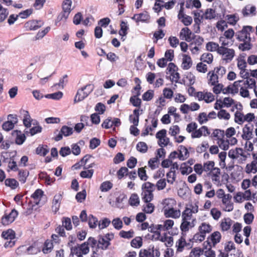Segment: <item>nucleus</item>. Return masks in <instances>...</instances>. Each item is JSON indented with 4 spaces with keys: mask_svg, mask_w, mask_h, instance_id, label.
<instances>
[{
    "mask_svg": "<svg viewBox=\"0 0 257 257\" xmlns=\"http://www.w3.org/2000/svg\"><path fill=\"white\" fill-rule=\"evenodd\" d=\"M62 198V195L60 193L56 194L54 197L52 208L55 213H56L59 209Z\"/></svg>",
    "mask_w": 257,
    "mask_h": 257,
    "instance_id": "nucleus-26",
    "label": "nucleus"
},
{
    "mask_svg": "<svg viewBox=\"0 0 257 257\" xmlns=\"http://www.w3.org/2000/svg\"><path fill=\"white\" fill-rule=\"evenodd\" d=\"M233 223L232 220L229 218H225L222 219L220 223V227L223 231L229 230Z\"/></svg>",
    "mask_w": 257,
    "mask_h": 257,
    "instance_id": "nucleus-36",
    "label": "nucleus"
},
{
    "mask_svg": "<svg viewBox=\"0 0 257 257\" xmlns=\"http://www.w3.org/2000/svg\"><path fill=\"white\" fill-rule=\"evenodd\" d=\"M43 195V192L39 189H37L31 195V197L34 199V203L38 205Z\"/></svg>",
    "mask_w": 257,
    "mask_h": 257,
    "instance_id": "nucleus-40",
    "label": "nucleus"
},
{
    "mask_svg": "<svg viewBox=\"0 0 257 257\" xmlns=\"http://www.w3.org/2000/svg\"><path fill=\"white\" fill-rule=\"evenodd\" d=\"M212 230V226L207 222H202L198 227V231L205 235L207 233H210Z\"/></svg>",
    "mask_w": 257,
    "mask_h": 257,
    "instance_id": "nucleus-30",
    "label": "nucleus"
},
{
    "mask_svg": "<svg viewBox=\"0 0 257 257\" xmlns=\"http://www.w3.org/2000/svg\"><path fill=\"white\" fill-rule=\"evenodd\" d=\"M196 96L199 100H204L206 103L212 102L214 100V96L211 92H198Z\"/></svg>",
    "mask_w": 257,
    "mask_h": 257,
    "instance_id": "nucleus-19",
    "label": "nucleus"
},
{
    "mask_svg": "<svg viewBox=\"0 0 257 257\" xmlns=\"http://www.w3.org/2000/svg\"><path fill=\"white\" fill-rule=\"evenodd\" d=\"M131 244L134 248H140L143 245L142 238L140 236L136 237L132 240Z\"/></svg>",
    "mask_w": 257,
    "mask_h": 257,
    "instance_id": "nucleus-47",
    "label": "nucleus"
},
{
    "mask_svg": "<svg viewBox=\"0 0 257 257\" xmlns=\"http://www.w3.org/2000/svg\"><path fill=\"white\" fill-rule=\"evenodd\" d=\"M162 212H164L165 211L168 210V209L174 207L176 205V201L172 198H166L163 200L162 201Z\"/></svg>",
    "mask_w": 257,
    "mask_h": 257,
    "instance_id": "nucleus-28",
    "label": "nucleus"
},
{
    "mask_svg": "<svg viewBox=\"0 0 257 257\" xmlns=\"http://www.w3.org/2000/svg\"><path fill=\"white\" fill-rule=\"evenodd\" d=\"M217 117L220 119L229 120L230 118V114L224 109H220L217 113Z\"/></svg>",
    "mask_w": 257,
    "mask_h": 257,
    "instance_id": "nucleus-51",
    "label": "nucleus"
},
{
    "mask_svg": "<svg viewBox=\"0 0 257 257\" xmlns=\"http://www.w3.org/2000/svg\"><path fill=\"white\" fill-rule=\"evenodd\" d=\"M195 219H193L192 221L189 220L182 219V222L180 225V229L184 232H186L189 230L194 226L193 221Z\"/></svg>",
    "mask_w": 257,
    "mask_h": 257,
    "instance_id": "nucleus-25",
    "label": "nucleus"
},
{
    "mask_svg": "<svg viewBox=\"0 0 257 257\" xmlns=\"http://www.w3.org/2000/svg\"><path fill=\"white\" fill-rule=\"evenodd\" d=\"M249 154L241 148H236L230 150L228 153V157L237 163L241 164L246 160Z\"/></svg>",
    "mask_w": 257,
    "mask_h": 257,
    "instance_id": "nucleus-1",
    "label": "nucleus"
},
{
    "mask_svg": "<svg viewBox=\"0 0 257 257\" xmlns=\"http://www.w3.org/2000/svg\"><path fill=\"white\" fill-rule=\"evenodd\" d=\"M246 54L244 53L240 54L236 59L237 66L240 70V75L242 78H247L248 73L246 72L247 63L245 60Z\"/></svg>",
    "mask_w": 257,
    "mask_h": 257,
    "instance_id": "nucleus-6",
    "label": "nucleus"
},
{
    "mask_svg": "<svg viewBox=\"0 0 257 257\" xmlns=\"http://www.w3.org/2000/svg\"><path fill=\"white\" fill-rule=\"evenodd\" d=\"M29 173L27 170H20L19 171V179L22 183L26 182Z\"/></svg>",
    "mask_w": 257,
    "mask_h": 257,
    "instance_id": "nucleus-49",
    "label": "nucleus"
},
{
    "mask_svg": "<svg viewBox=\"0 0 257 257\" xmlns=\"http://www.w3.org/2000/svg\"><path fill=\"white\" fill-rule=\"evenodd\" d=\"M181 67L183 70H188L193 64V62L191 57L187 54L182 55Z\"/></svg>",
    "mask_w": 257,
    "mask_h": 257,
    "instance_id": "nucleus-23",
    "label": "nucleus"
},
{
    "mask_svg": "<svg viewBox=\"0 0 257 257\" xmlns=\"http://www.w3.org/2000/svg\"><path fill=\"white\" fill-rule=\"evenodd\" d=\"M225 18L227 23L231 26L235 25L239 20L237 14L227 15Z\"/></svg>",
    "mask_w": 257,
    "mask_h": 257,
    "instance_id": "nucleus-34",
    "label": "nucleus"
},
{
    "mask_svg": "<svg viewBox=\"0 0 257 257\" xmlns=\"http://www.w3.org/2000/svg\"><path fill=\"white\" fill-rule=\"evenodd\" d=\"M5 185L12 189H15L18 186L19 183L15 179L9 178L5 180Z\"/></svg>",
    "mask_w": 257,
    "mask_h": 257,
    "instance_id": "nucleus-46",
    "label": "nucleus"
},
{
    "mask_svg": "<svg viewBox=\"0 0 257 257\" xmlns=\"http://www.w3.org/2000/svg\"><path fill=\"white\" fill-rule=\"evenodd\" d=\"M218 55L221 57L222 62L225 64L231 62L235 56V50L228 47H223L220 49Z\"/></svg>",
    "mask_w": 257,
    "mask_h": 257,
    "instance_id": "nucleus-4",
    "label": "nucleus"
},
{
    "mask_svg": "<svg viewBox=\"0 0 257 257\" xmlns=\"http://www.w3.org/2000/svg\"><path fill=\"white\" fill-rule=\"evenodd\" d=\"M231 195L227 194V196L224 198L221 199L222 207L225 211L230 212L233 209V203L231 202Z\"/></svg>",
    "mask_w": 257,
    "mask_h": 257,
    "instance_id": "nucleus-14",
    "label": "nucleus"
},
{
    "mask_svg": "<svg viewBox=\"0 0 257 257\" xmlns=\"http://www.w3.org/2000/svg\"><path fill=\"white\" fill-rule=\"evenodd\" d=\"M234 31L232 29H228L225 31L220 37L230 40H234Z\"/></svg>",
    "mask_w": 257,
    "mask_h": 257,
    "instance_id": "nucleus-44",
    "label": "nucleus"
},
{
    "mask_svg": "<svg viewBox=\"0 0 257 257\" xmlns=\"http://www.w3.org/2000/svg\"><path fill=\"white\" fill-rule=\"evenodd\" d=\"M137 150L142 153H145L148 150V146L145 142H140L138 143L136 146Z\"/></svg>",
    "mask_w": 257,
    "mask_h": 257,
    "instance_id": "nucleus-63",
    "label": "nucleus"
},
{
    "mask_svg": "<svg viewBox=\"0 0 257 257\" xmlns=\"http://www.w3.org/2000/svg\"><path fill=\"white\" fill-rule=\"evenodd\" d=\"M189 244L187 243L186 240V235L183 233H182V235L180 238L176 241L175 243V247L176 248L177 252H182L185 248Z\"/></svg>",
    "mask_w": 257,
    "mask_h": 257,
    "instance_id": "nucleus-15",
    "label": "nucleus"
},
{
    "mask_svg": "<svg viewBox=\"0 0 257 257\" xmlns=\"http://www.w3.org/2000/svg\"><path fill=\"white\" fill-rule=\"evenodd\" d=\"M89 252V247L85 242L71 248V254L85 255L88 253Z\"/></svg>",
    "mask_w": 257,
    "mask_h": 257,
    "instance_id": "nucleus-9",
    "label": "nucleus"
},
{
    "mask_svg": "<svg viewBox=\"0 0 257 257\" xmlns=\"http://www.w3.org/2000/svg\"><path fill=\"white\" fill-rule=\"evenodd\" d=\"M180 169L181 174L183 175H188L193 171L192 168L185 163L181 164Z\"/></svg>",
    "mask_w": 257,
    "mask_h": 257,
    "instance_id": "nucleus-45",
    "label": "nucleus"
},
{
    "mask_svg": "<svg viewBox=\"0 0 257 257\" xmlns=\"http://www.w3.org/2000/svg\"><path fill=\"white\" fill-rule=\"evenodd\" d=\"M110 244V242L102 236L99 238L97 246L102 249H106Z\"/></svg>",
    "mask_w": 257,
    "mask_h": 257,
    "instance_id": "nucleus-43",
    "label": "nucleus"
},
{
    "mask_svg": "<svg viewBox=\"0 0 257 257\" xmlns=\"http://www.w3.org/2000/svg\"><path fill=\"white\" fill-rule=\"evenodd\" d=\"M245 172L247 174H255L257 172V161H252L251 163L247 164L245 167Z\"/></svg>",
    "mask_w": 257,
    "mask_h": 257,
    "instance_id": "nucleus-35",
    "label": "nucleus"
},
{
    "mask_svg": "<svg viewBox=\"0 0 257 257\" xmlns=\"http://www.w3.org/2000/svg\"><path fill=\"white\" fill-rule=\"evenodd\" d=\"M215 163L213 161H207L203 164V170L205 172L212 171L214 169Z\"/></svg>",
    "mask_w": 257,
    "mask_h": 257,
    "instance_id": "nucleus-64",
    "label": "nucleus"
},
{
    "mask_svg": "<svg viewBox=\"0 0 257 257\" xmlns=\"http://www.w3.org/2000/svg\"><path fill=\"white\" fill-rule=\"evenodd\" d=\"M164 215L166 218H172L174 219H178L181 216V211L179 209L175 208L172 207L168 210L163 212Z\"/></svg>",
    "mask_w": 257,
    "mask_h": 257,
    "instance_id": "nucleus-17",
    "label": "nucleus"
},
{
    "mask_svg": "<svg viewBox=\"0 0 257 257\" xmlns=\"http://www.w3.org/2000/svg\"><path fill=\"white\" fill-rule=\"evenodd\" d=\"M252 30L251 26H244L243 29L238 33V39L240 41H250V32Z\"/></svg>",
    "mask_w": 257,
    "mask_h": 257,
    "instance_id": "nucleus-11",
    "label": "nucleus"
},
{
    "mask_svg": "<svg viewBox=\"0 0 257 257\" xmlns=\"http://www.w3.org/2000/svg\"><path fill=\"white\" fill-rule=\"evenodd\" d=\"M211 180L215 184L218 185L220 184V169L219 168H214L211 172H210Z\"/></svg>",
    "mask_w": 257,
    "mask_h": 257,
    "instance_id": "nucleus-24",
    "label": "nucleus"
},
{
    "mask_svg": "<svg viewBox=\"0 0 257 257\" xmlns=\"http://www.w3.org/2000/svg\"><path fill=\"white\" fill-rule=\"evenodd\" d=\"M255 84V81L254 79L249 78L246 80H241L235 81L232 85H230L231 89V93L235 94L238 92L239 88H240L241 85H247V87L251 89L253 88Z\"/></svg>",
    "mask_w": 257,
    "mask_h": 257,
    "instance_id": "nucleus-3",
    "label": "nucleus"
},
{
    "mask_svg": "<svg viewBox=\"0 0 257 257\" xmlns=\"http://www.w3.org/2000/svg\"><path fill=\"white\" fill-rule=\"evenodd\" d=\"M220 48V46L218 43L214 42H209L206 44V49L208 51L216 52L218 54Z\"/></svg>",
    "mask_w": 257,
    "mask_h": 257,
    "instance_id": "nucleus-32",
    "label": "nucleus"
},
{
    "mask_svg": "<svg viewBox=\"0 0 257 257\" xmlns=\"http://www.w3.org/2000/svg\"><path fill=\"white\" fill-rule=\"evenodd\" d=\"M63 96V93L61 91L56 92L51 94H48L45 95L47 98L52 99L54 100H59Z\"/></svg>",
    "mask_w": 257,
    "mask_h": 257,
    "instance_id": "nucleus-62",
    "label": "nucleus"
},
{
    "mask_svg": "<svg viewBox=\"0 0 257 257\" xmlns=\"http://www.w3.org/2000/svg\"><path fill=\"white\" fill-rule=\"evenodd\" d=\"M256 8L251 5H247L243 8L241 13L244 17H249L255 14Z\"/></svg>",
    "mask_w": 257,
    "mask_h": 257,
    "instance_id": "nucleus-27",
    "label": "nucleus"
},
{
    "mask_svg": "<svg viewBox=\"0 0 257 257\" xmlns=\"http://www.w3.org/2000/svg\"><path fill=\"white\" fill-rule=\"evenodd\" d=\"M153 192L148 191L147 190H142L141 195L143 200L145 202H151L154 197Z\"/></svg>",
    "mask_w": 257,
    "mask_h": 257,
    "instance_id": "nucleus-39",
    "label": "nucleus"
},
{
    "mask_svg": "<svg viewBox=\"0 0 257 257\" xmlns=\"http://www.w3.org/2000/svg\"><path fill=\"white\" fill-rule=\"evenodd\" d=\"M221 238V235L219 231H214L208 238V244H211L214 246L216 244L219 243Z\"/></svg>",
    "mask_w": 257,
    "mask_h": 257,
    "instance_id": "nucleus-20",
    "label": "nucleus"
},
{
    "mask_svg": "<svg viewBox=\"0 0 257 257\" xmlns=\"http://www.w3.org/2000/svg\"><path fill=\"white\" fill-rule=\"evenodd\" d=\"M185 207L190 210V212L192 214L197 213L199 210V207L197 202L188 204L186 205Z\"/></svg>",
    "mask_w": 257,
    "mask_h": 257,
    "instance_id": "nucleus-53",
    "label": "nucleus"
},
{
    "mask_svg": "<svg viewBox=\"0 0 257 257\" xmlns=\"http://www.w3.org/2000/svg\"><path fill=\"white\" fill-rule=\"evenodd\" d=\"M72 1L71 0H64L62 4L63 13L60 14L57 17L56 25H57L58 22L61 21H65L68 18L69 14L70 13L72 9Z\"/></svg>",
    "mask_w": 257,
    "mask_h": 257,
    "instance_id": "nucleus-5",
    "label": "nucleus"
},
{
    "mask_svg": "<svg viewBox=\"0 0 257 257\" xmlns=\"http://www.w3.org/2000/svg\"><path fill=\"white\" fill-rule=\"evenodd\" d=\"M219 42L220 44L221 48L228 47L229 46H231L233 44L234 40H227L224 38L219 37Z\"/></svg>",
    "mask_w": 257,
    "mask_h": 257,
    "instance_id": "nucleus-48",
    "label": "nucleus"
},
{
    "mask_svg": "<svg viewBox=\"0 0 257 257\" xmlns=\"http://www.w3.org/2000/svg\"><path fill=\"white\" fill-rule=\"evenodd\" d=\"M135 232L133 230L131 229L128 231L121 230L119 232V236L124 238L130 239L134 236Z\"/></svg>",
    "mask_w": 257,
    "mask_h": 257,
    "instance_id": "nucleus-55",
    "label": "nucleus"
},
{
    "mask_svg": "<svg viewBox=\"0 0 257 257\" xmlns=\"http://www.w3.org/2000/svg\"><path fill=\"white\" fill-rule=\"evenodd\" d=\"M18 215V211L15 209H13L8 215H5L2 219V223L7 225L12 223Z\"/></svg>",
    "mask_w": 257,
    "mask_h": 257,
    "instance_id": "nucleus-16",
    "label": "nucleus"
},
{
    "mask_svg": "<svg viewBox=\"0 0 257 257\" xmlns=\"http://www.w3.org/2000/svg\"><path fill=\"white\" fill-rule=\"evenodd\" d=\"M94 85L89 83L77 90L74 99V103L81 101L86 98L94 90Z\"/></svg>",
    "mask_w": 257,
    "mask_h": 257,
    "instance_id": "nucleus-2",
    "label": "nucleus"
},
{
    "mask_svg": "<svg viewBox=\"0 0 257 257\" xmlns=\"http://www.w3.org/2000/svg\"><path fill=\"white\" fill-rule=\"evenodd\" d=\"M129 203L131 206H137L140 204V199L137 194H133L130 198Z\"/></svg>",
    "mask_w": 257,
    "mask_h": 257,
    "instance_id": "nucleus-52",
    "label": "nucleus"
},
{
    "mask_svg": "<svg viewBox=\"0 0 257 257\" xmlns=\"http://www.w3.org/2000/svg\"><path fill=\"white\" fill-rule=\"evenodd\" d=\"M24 118H23V123L24 125L27 127L29 128L31 126V122L32 121V119L29 114V113L28 111L23 110Z\"/></svg>",
    "mask_w": 257,
    "mask_h": 257,
    "instance_id": "nucleus-41",
    "label": "nucleus"
},
{
    "mask_svg": "<svg viewBox=\"0 0 257 257\" xmlns=\"http://www.w3.org/2000/svg\"><path fill=\"white\" fill-rule=\"evenodd\" d=\"M252 130L248 125H245L242 130V138L243 140L249 141L252 138Z\"/></svg>",
    "mask_w": 257,
    "mask_h": 257,
    "instance_id": "nucleus-31",
    "label": "nucleus"
},
{
    "mask_svg": "<svg viewBox=\"0 0 257 257\" xmlns=\"http://www.w3.org/2000/svg\"><path fill=\"white\" fill-rule=\"evenodd\" d=\"M90 158L91 156L90 155L85 156L78 163L75 164L73 166V167H74L75 169H77L81 166H85Z\"/></svg>",
    "mask_w": 257,
    "mask_h": 257,
    "instance_id": "nucleus-60",
    "label": "nucleus"
},
{
    "mask_svg": "<svg viewBox=\"0 0 257 257\" xmlns=\"http://www.w3.org/2000/svg\"><path fill=\"white\" fill-rule=\"evenodd\" d=\"M208 77V84L210 85H215L218 82V75L214 71L209 72Z\"/></svg>",
    "mask_w": 257,
    "mask_h": 257,
    "instance_id": "nucleus-37",
    "label": "nucleus"
},
{
    "mask_svg": "<svg viewBox=\"0 0 257 257\" xmlns=\"http://www.w3.org/2000/svg\"><path fill=\"white\" fill-rule=\"evenodd\" d=\"M2 236L5 239L10 240L5 242L4 246L6 248L12 247L15 244V241L13 240L15 238V232L12 229H9L4 231L2 233Z\"/></svg>",
    "mask_w": 257,
    "mask_h": 257,
    "instance_id": "nucleus-8",
    "label": "nucleus"
},
{
    "mask_svg": "<svg viewBox=\"0 0 257 257\" xmlns=\"http://www.w3.org/2000/svg\"><path fill=\"white\" fill-rule=\"evenodd\" d=\"M12 135L14 137H16V143L18 145H22L26 140L25 135L21 131H14Z\"/></svg>",
    "mask_w": 257,
    "mask_h": 257,
    "instance_id": "nucleus-33",
    "label": "nucleus"
},
{
    "mask_svg": "<svg viewBox=\"0 0 257 257\" xmlns=\"http://www.w3.org/2000/svg\"><path fill=\"white\" fill-rule=\"evenodd\" d=\"M166 177L168 183L173 184L176 179V174L175 170H170L167 174Z\"/></svg>",
    "mask_w": 257,
    "mask_h": 257,
    "instance_id": "nucleus-61",
    "label": "nucleus"
},
{
    "mask_svg": "<svg viewBox=\"0 0 257 257\" xmlns=\"http://www.w3.org/2000/svg\"><path fill=\"white\" fill-rule=\"evenodd\" d=\"M160 252L158 248L154 245H150L148 248L141 249L139 252V257H159Z\"/></svg>",
    "mask_w": 257,
    "mask_h": 257,
    "instance_id": "nucleus-7",
    "label": "nucleus"
},
{
    "mask_svg": "<svg viewBox=\"0 0 257 257\" xmlns=\"http://www.w3.org/2000/svg\"><path fill=\"white\" fill-rule=\"evenodd\" d=\"M44 23L41 21L31 20L25 24V28L28 31L36 30L41 27Z\"/></svg>",
    "mask_w": 257,
    "mask_h": 257,
    "instance_id": "nucleus-18",
    "label": "nucleus"
},
{
    "mask_svg": "<svg viewBox=\"0 0 257 257\" xmlns=\"http://www.w3.org/2000/svg\"><path fill=\"white\" fill-rule=\"evenodd\" d=\"M155 189V185L150 182H145L142 186V190L153 192Z\"/></svg>",
    "mask_w": 257,
    "mask_h": 257,
    "instance_id": "nucleus-59",
    "label": "nucleus"
},
{
    "mask_svg": "<svg viewBox=\"0 0 257 257\" xmlns=\"http://www.w3.org/2000/svg\"><path fill=\"white\" fill-rule=\"evenodd\" d=\"M236 111L234 114V121L238 124L244 122V115L242 112L243 106L242 104H237L235 106Z\"/></svg>",
    "mask_w": 257,
    "mask_h": 257,
    "instance_id": "nucleus-13",
    "label": "nucleus"
},
{
    "mask_svg": "<svg viewBox=\"0 0 257 257\" xmlns=\"http://www.w3.org/2000/svg\"><path fill=\"white\" fill-rule=\"evenodd\" d=\"M8 121L5 122L3 125V128L6 131H9L14 127V125L18 122V118L15 114H9L8 116Z\"/></svg>",
    "mask_w": 257,
    "mask_h": 257,
    "instance_id": "nucleus-10",
    "label": "nucleus"
},
{
    "mask_svg": "<svg viewBox=\"0 0 257 257\" xmlns=\"http://www.w3.org/2000/svg\"><path fill=\"white\" fill-rule=\"evenodd\" d=\"M213 59V55L210 53H204L201 57V60L208 64L212 63Z\"/></svg>",
    "mask_w": 257,
    "mask_h": 257,
    "instance_id": "nucleus-56",
    "label": "nucleus"
},
{
    "mask_svg": "<svg viewBox=\"0 0 257 257\" xmlns=\"http://www.w3.org/2000/svg\"><path fill=\"white\" fill-rule=\"evenodd\" d=\"M112 184L110 181H104L101 183L100 190L102 192H107L112 187Z\"/></svg>",
    "mask_w": 257,
    "mask_h": 257,
    "instance_id": "nucleus-57",
    "label": "nucleus"
},
{
    "mask_svg": "<svg viewBox=\"0 0 257 257\" xmlns=\"http://www.w3.org/2000/svg\"><path fill=\"white\" fill-rule=\"evenodd\" d=\"M224 131L219 129L215 130L212 133L213 137L216 138L217 141L224 138Z\"/></svg>",
    "mask_w": 257,
    "mask_h": 257,
    "instance_id": "nucleus-58",
    "label": "nucleus"
},
{
    "mask_svg": "<svg viewBox=\"0 0 257 257\" xmlns=\"http://www.w3.org/2000/svg\"><path fill=\"white\" fill-rule=\"evenodd\" d=\"M210 134L208 128L206 126H202L198 130H195L191 134V137L192 138H199L202 136H207Z\"/></svg>",
    "mask_w": 257,
    "mask_h": 257,
    "instance_id": "nucleus-21",
    "label": "nucleus"
},
{
    "mask_svg": "<svg viewBox=\"0 0 257 257\" xmlns=\"http://www.w3.org/2000/svg\"><path fill=\"white\" fill-rule=\"evenodd\" d=\"M218 146L223 150L226 151L229 149V141L224 138L217 141Z\"/></svg>",
    "mask_w": 257,
    "mask_h": 257,
    "instance_id": "nucleus-42",
    "label": "nucleus"
},
{
    "mask_svg": "<svg viewBox=\"0 0 257 257\" xmlns=\"http://www.w3.org/2000/svg\"><path fill=\"white\" fill-rule=\"evenodd\" d=\"M227 24H228L225 21L221 20L217 22L216 27L218 31H220L222 32L225 30V29L227 28Z\"/></svg>",
    "mask_w": 257,
    "mask_h": 257,
    "instance_id": "nucleus-54",
    "label": "nucleus"
},
{
    "mask_svg": "<svg viewBox=\"0 0 257 257\" xmlns=\"http://www.w3.org/2000/svg\"><path fill=\"white\" fill-rule=\"evenodd\" d=\"M193 34L190 30L187 27L183 28L180 33V37L182 40H185L187 42H190L193 38Z\"/></svg>",
    "mask_w": 257,
    "mask_h": 257,
    "instance_id": "nucleus-22",
    "label": "nucleus"
},
{
    "mask_svg": "<svg viewBox=\"0 0 257 257\" xmlns=\"http://www.w3.org/2000/svg\"><path fill=\"white\" fill-rule=\"evenodd\" d=\"M73 133L72 127H69L66 125H63L58 134L57 135L54 139L56 141L58 142L61 140L63 138V136L64 137H68L71 135Z\"/></svg>",
    "mask_w": 257,
    "mask_h": 257,
    "instance_id": "nucleus-12",
    "label": "nucleus"
},
{
    "mask_svg": "<svg viewBox=\"0 0 257 257\" xmlns=\"http://www.w3.org/2000/svg\"><path fill=\"white\" fill-rule=\"evenodd\" d=\"M216 17L215 11L213 9H207L202 15L201 19L206 20H211L214 19Z\"/></svg>",
    "mask_w": 257,
    "mask_h": 257,
    "instance_id": "nucleus-38",
    "label": "nucleus"
},
{
    "mask_svg": "<svg viewBox=\"0 0 257 257\" xmlns=\"http://www.w3.org/2000/svg\"><path fill=\"white\" fill-rule=\"evenodd\" d=\"M160 240L163 242L167 247H171L173 244V238L170 236H161Z\"/></svg>",
    "mask_w": 257,
    "mask_h": 257,
    "instance_id": "nucleus-50",
    "label": "nucleus"
},
{
    "mask_svg": "<svg viewBox=\"0 0 257 257\" xmlns=\"http://www.w3.org/2000/svg\"><path fill=\"white\" fill-rule=\"evenodd\" d=\"M132 19L137 23L145 22L149 20L150 16L147 12H145L139 14H135Z\"/></svg>",
    "mask_w": 257,
    "mask_h": 257,
    "instance_id": "nucleus-29",
    "label": "nucleus"
}]
</instances>
